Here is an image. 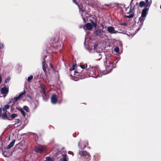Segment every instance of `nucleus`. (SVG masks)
I'll list each match as a JSON object with an SVG mask.
<instances>
[{"label": "nucleus", "mask_w": 161, "mask_h": 161, "mask_svg": "<svg viewBox=\"0 0 161 161\" xmlns=\"http://www.w3.org/2000/svg\"><path fill=\"white\" fill-rule=\"evenodd\" d=\"M15 142V140H13L11 142H10V143L9 144V145L8 146L7 148L9 149L12 147L14 145V143Z\"/></svg>", "instance_id": "6ab92c4d"}, {"label": "nucleus", "mask_w": 161, "mask_h": 161, "mask_svg": "<svg viewBox=\"0 0 161 161\" xmlns=\"http://www.w3.org/2000/svg\"><path fill=\"white\" fill-rule=\"evenodd\" d=\"M55 158H51V161H55Z\"/></svg>", "instance_id": "a19ab883"}, {"label": "nucleus", "mask_w": 161, "mask_h": 161, "mask_svg": "<svg viewBox=\"0 0 161 161\" xmlns=\"http://www.w3.org/2000/svg\"><path fill=\"white\" fill-rule=\"evenodd\" d=\"M136 33H137V32H136V33H135V34H136Z\"/></svg>", "instance_id": "4d7b16f0"}, {"label": "nucleus", "mask_w": 161, "mask_h": 161, "mask_svg": "<svg viewBox=\"0 0 161 161\" xmlns=\"http://www.w3.org/2000/svg\"><path fill=\"white\" fill-rule=\"evenodd\" d=\"M148 10V8L147 7L143 9L141 15L146 17L147 11Z\"/></svg>", "instance_id": "dca6fc26"}, {"label": "nucleus", "mask_w": 161, "mask_h": 161, "mask_svg": "<svg viewBox=\"0 0 161 161\" xmlns=\"http://www.w3.org/2000/svg\"><path fill=\"white\" fill-rule=\"evenodd\" d=\"M25 92V91H24V92L21 93L18 96H16L13 98H11L9 102V103H15L17 102L20 99L21 97L22 96L24 95Z\"/></svg>", "instance_id": "39448f33"}, {"label": "nucleus", "mask_w": 161, "mask_h": 161, "mask_svg": "<svg viewBox=\"0 0 161 161\" xmlns=\"http://www.w3.org/2000/svg\"><path fill=\"white\" fill-rule=\"evenodd\" d=\"M114 51L116 53H118L119 51V48L118 47H115L114 48Z\"/></svg>", "instance_id": "c85d7f7f"}, {"label": "nucleus", "mask_w": 161, "mask_h": 161, "mask_svg": "<svg viewBox=\"0 0 161 161\" xmlns=\"http://www.w3.org/2000/svg\"><path fill=\"white\" fill-rule=\"evenodd\" d=\"M42 91V92H43V95H44L45 96H46V88L45 86L44 85H42V84L40 85V87Z\"/></svg>", "instance_id": "f3484780"}, {"label": "nucleus", "mask_w": 161, "mask_h": 161, "mask_svg": "<svg viewBox=\"0 0 161 161\" xmlns=\"http://www.w3.org/2000/svg\"><path fill=\"white\" fill-rule=\"evenodd\" d=\"M57 48L58 49H59V48L58 47V46L57 47Z\"/></svg>", "instance_id": "3c124183"}, {"label": "nucleus", "mask_w": 161, "mask_h": 161, "mask_svg": "<svg viewBox=\"0 0 161 161\" xmlns=\"http://www.w3.org/2000/svg\"><path fill=\"white\" fill-rule=\"evenodd\" d=\"M107 31L110 34H116L118 33V31L114 30L113 26H108L107 27Z\"/></svg>", "instance_id": "1a4fd4ad"}, {"label": "nucleus", "mask_w": 161, "mask_h": 161, "mask_svg": "<svg viewBox=\"0 0 161 161\" xmlns=\"http://www.w3.org/2000/svg\"><path fill=\"white\" fill-rule=\"evenodd\" d=\"M98 66H96L95 68H89L88 71V74L89 77L97 78V77H101L103 75L106 74L104 70H103L101 73L100 71L98 70Z\"/></svg>", "instance_id": "f257e3e1"}, {"label": "nucleus", "mask_w": 161, "mask_h": 161, "mask_svg": "<svg viewBox=\"0 0 161 161\" xmlns=\"http://www.w3.org/2000/svg\"><path fill=\"white\" fill-rule=\"evenodd\" d=\"M90 66V65L88 66L87 64H85L84 65H82L80 66V68L82 69H86V70H88Z\"/></svg>", "instance_id": "aec40b11"}, {"label": "nucleus", "mask_w": 161, "mask_h": 161, "mask_svg": "<svg viewBox=\"0 0 161 161\" xmlns=\"http://www.w3.org/2000/svg\"><path fill=\"white\" fill-rule=\"evenodd\" d=\"M46 159L47 161H51V157H47L46 158Z\"/></svg>", "instance_id": "72a5a7b5"}, {"label": "nucleus", "mask_w": 161, "mask_h": 161, "mask_svg": "<svg viewBox=\"0 0 161 161\" xmlns=\"http://www.w3.org/2000/svg\"><path fill=\"white\" fill-rule=\"evenodd\" d=\"M35 151L37 153H42L46 150V148L42 146H38L34 148Z\"/></svg>", "instance_id": "423d86ee"}, {"label": "nucleus", "mask_w": 161, "mask_h": 161, "mask_svg": "<svg viewBox=\"0 0 161 161\" xmlns=\"http://www.w3.org/2000/svg\"><path fill=\"white\" fill-rule=\"evenodd\" d=\"M79 154L82 156H86L90 158L91 156L89 153L86 151H80L79 152Z\"/></svg>", "instance_id": "9d476101"}, {"label": "nucleus", "mask_w": 161, "mask_h": 161, "mask_svg": "<svg viewBox=\"0 0 161 161\" xmlns=\"http://www.w3.org/2000/svg\"><path fill=\"white\" fill-rule=\"evenodd\" d=\"M85 41L84 42V44H85Z\"/></svg>", "instance_id": "bf43d9fd"}, {"label": "nucleus", "mask_w": 161, "mask_h": 161, "mask_svg": "<svg viewBox=\"0 0 161 161\" xmlns=\"http://www.w3.org/2000/svg\"><path fill=\"white\" fill-rule=\"evenodd\" d=\"M145 3L143 1H141L140 3V6L141 7H142L145 4Z\"/></svg>", "instance_id": "7c9ffc66"}, {"label": "nucleus", "mask_w": 161, "mask_h": 161, "mask_svg": "<svg viewBox=\"0 0 161 161\" xmlns=\"http://www.w3.org/2000/svg\"><path fill=\"white\" fill-rule=\"evenodd\" d=\"M59 43H59V42H57V44H59Z\"/></svg>", "instance_id": "09e8293b"}, {"label": "nucleus", "mask_w": 161, "mask_h": 161, "mask_svg": "<svg viewBox=\"0 0 161 161\" xmlns=\"http://www.w3.org/2000/svg\"><path fill=\"white\" fill-rule=\"evenodd\" d=\"M28 97H30V98H31V97H30V96H28Z\"/></svg>", "instance_id": "603ef678"}, {"label": "nucleus", "mask_w": 161, "mask_h": 161, "mask_svg": "<svg viewBox=\"0 0 161 161\" xmlns=\"http://www.w3.org/2000/svg\"><path fill=\"white\" fill-rule=\"evenodd\" d=\"M92 28V25L90 23H87V24L85 25L83 27L84 29L85 30H90Z\"/></svg>", "instance_id": "f8f14e48"}, {"label": "nucleus", "mask_w": 161, "mask_h": 161, "mask_svg": "<svg viewBox=\"0 0 161 161\" xmlns=\"http://www.w3.org/2000/svg\"><path fill=\"white\" fill-rule=\"evenodd\" d=\"M42 97H43V100H44V101H46V100H44V96H43V95H42Z\"/></svg>", "instance_id": "a18cd8bd"}, {"label": "nucleus", "mask_w": 161, "mask_h": 161, "mask_svg": "<svg viewBox=\"0 0 161 161\" xmlns=\"http://www.w3.org/2000/svg\"><path fill=\"white\" fill-rule=\"evenodd\" d=\"M8 92V89L6 87H4L1 89V92L2 94H6Z\"/></svg>", "instance_id": "ddd939ff"}, {"label": "nucleus", "mask_w": 161, "mask_h": 161, "mask_svg": "<svg viewBox=\"0 0 161 161\" xmlns=\"http://www.w3.org/2000/svg\"><path fill=\"white\" fill-rule=\"evenodd\" d=\"M133 0H131L130 3V8L129 11H127L128 9H129V7H128L125 8V10L126 12H125V14H129V15H125V17L128 18H131L134 17V13L135 12V8L134 6L132 8H131L132 6L131 4Z\"/></svg>", "instance_id": "7ed1b4c3"}, {"label": "nucleus", "mask_w": 161, "mask_h": 161, "mask_svg": "<svg viewBox=\"0 0 161 161\" xmlns=\"http://www.w3.org/2000/svg\"><path fill=\"white\" fill-rule=\"evenodd\" d=\"M1 112H2V109H1V108H0V117L1 116Z\"/></svg>", "instance_id": "c03bdc74"}, {"label": "nucleus", "mask_w": 161, "mask_h": 161, "mask_svg": "<svg viewBox=\"0 0 161 161\" xmlns=\"http://www.w3.org/2000/svg\"><path fill=\"white\" fill-rule=\"evenodd\" d=\"M146 17L141 15L139 19V22L141 24L139 28L137 30V31H139L142 28L143 26V23Z\"/></svg>", "instance_id": "6e6552de"}, {"label": "nucleus", "mask_w": 161, "mask_h": 161, "mask_svg": "<svg viewBox=\"0 0 161 161\" xmlns=\"http://www.w3.org/2000/svg\"><path fill=\"white\" fill-rule=\"evenodd\" d=\"M43 161H47L46 159L45 160H44Z\"/></svg>", "instance_id": "5fc2aeb1"}, {"label": "nucleus", "mask_w": 161, "mask_h": 161, "mask_svg": "<svg viewBox=\"0 0 161 161\" xmlns=\"http://www.w3.org/2000/svg\"><path fill=\"white\" fill-rule=\"evenodd\" d=\"M98 44H94V45L91 47L90 50V52H94L96 53L95 55L96 56L97 59V60H100L102 58V57H103L105 58L106 57L105 53L102 52V50L100 49H98L97 48Z\"/></svg>", "instance_id": "f03ea898"}, {"label": "nucleus", "mask_w": 161, "mask_h": 161, "mask_svg": "<svg viewBox=\"0 0 161 161\" xmlns=\"http://www.w3.org/2000/svg\"><path fill=\"white\" fill-rule=\"evenodd\" d=\"M90 21L91 22V23H92V26H93L94 27H96L97 26V24L94 22L92 20H90Z\"/></svg>", "instance_id": "cd10ccee"}, {"label": "nucleus", "mask_w": 161, "mask_h": 161, "mask_svg": "<svg viewBox=\"0 0 161 161\" xmlns=\"http://www.w3.org/2000/svg\"><path fill=\"white\" fill-rule=\"evenodd\" d=\"M80 143H81V142H79L78 143V146L80 147V149H84L86 147V145L88 144V143L87 141L86 142V144H85V145L83 146L80 145Z\"/></svg>", "instance_id": "b1692460"}, {"label": "nucleus", "mask_w": 161, "mask_h": 161, "mask_svg": "<svg viewBox=\"0 0 161 161\" xmlns=\"http://www.w3.org/2000/svg\"><path fill=\"white\" fill-rule=\"evenodd\" d=\"M105 6H109V5L107 4V5H105Z\"/></svg>", "instance_id": "de8ad7c7"}, {"label": "nucleus", "mask_w": 161, "mask_h": 161, "mask_svg": "<svg viewBox=\"0 0 161 161\" xmlns=\"http://www.w3.org/2000/svg\"><path fill=\"white\" fill-rule=\"evenodd\" d=\"M136 33H137V32H136V33H135V34H136Z\"/></svg>", "instance_id": "13d9d810"}, {"label": "nucleus", "mask_w": 161, "mask_h": 161, "mask_svg": "<svg viewBox=\"0 0 161 161\" xmlns=\"http://www.w3.org/2000/svg\"><path fill=\"white\" fill-rule=\"evenodd\" d=\"M80 10L82 12H83L84 11L81 9H80Z\"/></svg>", "instance_id": "49530a36"}, {"label": "nucleus", "mask_w": 161, "mask_h": 161, "mask_svg": "<svg viewBox=\"0 0 161 161\" xmlns=\"http://www.w3.org/2000/svg\"><path fill=\"white\" fill-rule=\"evenodd\" d=\"M24 109L25 110L26 112H28L30 111V109L28 107L26 106H24L23 107Z\"/></svg>", "instance_id": "a878e982"}, {"label": "nucleus", "mask_w": 161, "mask_h": 161, "mask_svg": "<svg viewBox=\"0 0 161 161\" xmlns=\"http://www.w3.org/2000/svg\"><path fill=\"white\" fill-rule=\"evenodd\" d=\"M4 47V46L3 44L1 42H0V49L3 48Z\"/></svg>", "instance_id": "f704fd0d"}, {"label": "nucleus", "mask_w": 161, "mask_h": 161, "mask_svg": "<svg viewBox=\"0 0 161 161\" xmlns=\"http://www.w3.org/2000/svg\"><path fill=\"white\" fill-rule=\"evenodd\" d=\"M10 78L9 77H8L7 79H6L5 80L4 83H7L9 82Z\"/></svg>", "instance_id": "2f4dec72"}, {"label": "nucleus", "mask_w": 161, "mask_h": 161, "mask_svg": "<svg viewBox=\"0 0 161 161\" xmlns=\"http://www.w3.org/2000/svg\"><path fill=\"white\" fill-rule=\"evenodd\" d=\"M17 109L22 114L24 117H25V112L22 108H17Z\"/></svg>", "instance_id": "412c9836"}, {"label": "nucleus", "mask_w": 161, "mask_h": 161, "mask_svg": "<svg viewBox=\"0 0 161 161\" xmlns=\"http://www.w3.org/2000/svg\"><path fill=\"white\" fill-rule=\"evenodd\" d=\"M160 9H161V5L160 6Z\"/></svg>", "instance_id": "864d4df0"}, {"label": "nucleus", "mask_w": 161, "mask_h": 161, "mask_svg": "<svg viewBox=\"0 0 161 161\" xmlns=\"http://www.w3.org/2000/svg\"><path fill=\"white\" fill-rule=\"evenodd\" d=\"M75 73H78V72H76V71H75Z\"/></svg>", "instance_id": "8fccbe9b"}, {"label": "nucleus", "mask_w": 161, "mask_h": 161, "mask_svg": "<svg viewBox=\"0 0 161 161\" xmlns=\"http://www.w3.org/2000/svg\"><path fill=\"white\" fill-rule=\"evenodd\" d=\"M17 114H12V115H11V117L12 119H14L15 118L17 117Z\"/></svg>", "instance_id": "c756f323"}, {"label": "nucleus", "mask_w": 161, "mask_h": 161, "mask_svg": "<svg viewBox=\"0 0 161 161\" xmlns=\"http://www.w3.org/2000/svg\"><path fill=\"white\" fill-rule=\"evenodd\" d=\"M75 65L73 64V66L70 68L69 69L70 71H72L74 70L75 69Z\"/></svg>", "instance_id": "473e14b6"}, {"label": "nucleus", "mask_w": 161, "mask_h": 161, "mask_svg": "<svg viewBox=\"0 0 161 161\" xmlns=\"http://www.w3.org/2000/svg\"><path fill=\"white\" fill-rule=\"evenodd\" d=\"M126 35L129 37H132L135 34H126Z\"/></svg>", "instance_id": "e433bc0d"}, {"label": "nucleus", "mask_w": 161, "mask_h": 161, "mask_svg": "<svg viewBox=\"0 0 161 161\" xmlns=\"http://www.w3.org/2000/svg\"><path fill=\"white\" fill-rule=\"evenodd\" d=\"M68 153V154H70L71 155H73V153L71 151H69Z\"/></svg>", "instance_id": "58836bf2"}, {"label": "nucleus", "mask_w": 161, "mask_h": 161, "mask_svg": "<svg viewBox=\"0 0 161 161\" xmlns=\"http://www.w3.org/2000/svg\"><path fill=\"white\" fill-rule=\"evenodd\" d=\"M6 112L7 111H3V114L2 115V117L3 119H8L7 115L6 114Z\"/></svg>", "instance_id": "4be33fe9"}, {"label": "nucleus", "mask_w": 161, "mask_h": 161, "mask_svg": "<svg viewBox=\"0 0 161 161\" xmlns=\"http://www.w3.org/2000/svg\"><path fill=\"white\" fill-rule=\"evenodd\" d=\"M73 1L74 3L77 5V3L75 1V0H73Z\"/></svg>", "instance_id": "79ce46f5"}, {"label": "nucleus", "mask_w": 161, "mask_h": 161, "mask_svg": "<svg viewBox=\"0 0 161 161\" xmlns=\"http://www.w3.org/2000/svg\"><path fill=\"white\" fill-rule=\"evenodd\" d=\"M50 67L53 69H54V68L53 66L52 65V64H51V63H50Z\"/></svg>", "instance_id": "ea45409f"}, {"label": "nucleus", "mask_w": 161, "mask_h": 161, "mask_svg": "<svg viewBox=\"0 0 161 161\" xmlns=\"http://www.w3.org/2000/svg\"><path fill=\"white\" fill-rule=\"evenodd\" d=\"M117 62H118V61H117V62H116V63H117Z\"/></svg>", "instance_id": "6e6d98bb"}, {"label": "nucleus", "mask_w": 161, "mask_h": 161, "mask_svg": "<svg viewBox=\"0 0 161 161\" xmlns=\"http://www.w3.org/2000/svg\"><path fill=\"white\" fill-rule=\"evenodd\" d=\"M104 64L106 67V68L108 70V72L107 74L110 73L113 69L112 64L110 60V59L107 57H105V61H104Z\"/></svg>", "instance_id": "20e7f679"}, {"label": "nucleus", "mask_w": 161, "mask_h": 161, "mask_svg": "<svg viewBox=\"0 0 161 161\" xmlns=\"http://www.w3.org/2000/svg\"><path fill=\"white\" fill-rule=\"evenodd\" d=\"M62 158L60 159V161H68V158H67L66 154H62Z\"/></svg>", "instance_id": "2eb2a0df"}, {"label": "nucleus", "mask_w": 161, "mask_h": 161, "mask_svg": "<svg viewBox=\"0 0 161 161\" xmlns=\"http://www.w3.org/2000/svg\"><path fill=\"white\" fill-rule=\"evenodd\" d=\"M12 153L11 152H9L8 151H6L3 153V155L5 157H8L11 155Z\"/></svg>", "instance_id": "4468645a"}, {"label": "nucleus", "mask_w": 161, "mask_h": 161, "mask_svg": "<svg viewBox=\"0 0 161 161\" xmlns=\"http://www.w3.org/2000/svg\"><path fill=\"white\" fill-rule=\"evenodd\" d=\"M96 35L100 37V38H102L104 37V33L103 31L101 29H97L95 31Z\"/></svg>", "instance_id": "0eeeda50"}, {"label": "nucleus", "mask_w": 161, "mask_h": 161, "mask_svg": "<svg viewBox=\"0 0 161 161\" xmlns=\"http://www.w3.org/2000/svg\"><path fill=\"white\" fill-rule=\"evenodd\" d=\"M2 77H1V75H0V84L1 83V82H2Z\"/></svg>", "instance_id": "37998d69"}, {"label": "nucleus", "mask_w": 161, "mask_h": 161, "mask_svg": "<svg viewBox=\"0 0 161 161\" xmlns=\"http://www.w3.org/2000/svg\"><path fill=\"white\" fill-rule=\"evenodd\" d=\"M146 6L147 7L148 6V0H146Z\"/></svg>", "instance_id": "4c0bfd02"}, {"label": "nucleus", "mask_w": 161, "mask_h": 161, "mask_svg": "<svg viewBox=\"0 0 161 161\" xmlns=\"http://www.w3.org/2000/svg\"><path fill=\"white\" fill-rule=\"evenodd\" d=\"M47 57V56H45V58ZM45 65H46V62L45 61V59H44V60L43 61H42V69L43 70L44 72L45 73V74L46 73V68L45 67Z\"/></svg>", "instance_id": "a211bd4d"}, {"label": "nucleus", "mask_w": 161, "mask_h": 161, "mask_svg": "<svg viewBox=\"0 0 161 161\" xmlns=\"http://www.w3.org/2000/svg\"><path fill=\"white\" fill-rule=\"evenodd\" d=\"M33 76L32 75H30L29 77H28L27 78V80L28 81V82H30L32 79H33Z\"/></svg>", "instance_id": "bb28decb"}, {"label": "nucleus", "mask_w": 161, "mask_h": 161, "mask_svg": "<svg viewBox=\"0 0 161 161\" xmlns=\"http://www.w3.org/2000/svg\"><path fill=\"white\" fill-rule=\"evenodd\" d=\"M9 108V105L8 104H7L5 105L3 108V110L4 111H7V109H8Z\"/></svg>", "instance_id": "393cba45"}, {"label": "nucleus", "mask_w": 161, "mask_h": 161, "mask_svg": "<svg viewBox=\"0 0 161 161\" xmlns=\"http://www.w3.org/2000/svg\"><path fill=\"white\" fill-rule=\"evenodd\" d=\"M57 101V98L56 94H53L51 97V102L52 104H55Z\"/></svg>", "instance_id": "9b49d317"}, {"label": "nucleus", "mask_w": 161, "mask_h": 161, "mask_svg": "<svg viewBox=\"0 0 161 161\" xmlns=\"http://www.w3.org/2000/svg\"><path fill=\"white\" fill-rule=\"evenodd\" d=\"M17 121L15 123L14 125L16 126H18L20 125L21 124V121L20 119H17Z\"/></svg>", "instance_id": "5701e85b"}, {"label": "nucleus", "mask_w": 161, "mask_h": 161, "mask_svg": "<svg viewBox=\"0 0 161 161\" xmlns=\"http://www.w3.org/2000/svg\"><path fill=\"white\" fill-rule=\"evenodd\" d=\"M119 25H121L126 26V25H127V24L126 23H120Z\"/></svg>", "instance_id": "c9c22d12"}]
</instances>
